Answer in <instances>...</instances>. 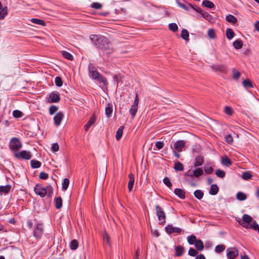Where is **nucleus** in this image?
<instances>
[{"label": "nucleus", "mask_w": 259, "mask_h": 259, "mask_svg": "<svg viewBox=\"0 0 259 259\" xmlns=\"http://www.w3.org/2000/svg\"><path fill=\"white\" fill-rule=\"evenodd\" d=\"M90 38L97 48L101 49H103L105 45L107 44L106 38L103 36L92 34L90 35Z\"/></svg>", "instance_id": "obj_5"}, {"label": "nucleus", "mask_w": 259, "mask_h": 259, "mask_svg": "<svg viewBox=\"0 0 259 259\" xmlns=\"http://www.w3.org/2000/svg\"><path fill=\"white\" fill-rule=\"evenodd\" d=\"M194 167L195 169L193 170V174H191L190 176L191 178L196 177L198 178L203 175H204L202 165L203 163H194Z\"/></svg>", "instance_id": "obj_8"}, {"label": "nucleus", "mask_w": 259, "mask_h": 259, "mask_svg": "<svg viewBox=\"0 0 259 259\" xmlns=\"http://www.w3.org/2000/svg\"><path fill=\"white\" fill-rule=\"evenodd\" d=\"M165 232L168 234H171L173 233H181L182 229L180 228L174 227L172 225H168L165 228Z\"/></svg>", "instance_id": "obj_13"}, {"label": "nucleus", "mask_w": 259, "mask_h": 259, "mask_svg": "<svg viewBox=\"0 0 259 259\" xmlns=\"http://www.w3.org/2000/svg\"><path fill=\"white\" fill-rule=\"evenodd\" d=\"M55 207L57 209H60L62 206V198L59 196L57 197H55Z\"/></svg>", "instance_id": "obj_27"}, {"label": "nucleus", "mask_w": 259, "mask_h": 259, "mask_svg": "<svg viewBox=\"0 0 259 259\" xmlns=\"http://www.w3.org/2000/svg\"><path fill=\"white\" fill-rule=\"evenodd\" d=\"M174 168L176 171H182L184 169V166L182 163H175Z\"/></svg>", "instance_id": "obj_49"}, {"label": "nucleus", "mask_w": 259, "mask_h": 259, "mask_svg": "<svg viewBox=\"0 0 259 259\" xmlns=\"http://www.w3.org/2000/svg\"><path fill=\"white\" fill-rule=\"evenodd\" d=\"M112 104L108 103L107 106L105 108V114L107 118H110L112 115L113 111Z\"/></svg>", "instance_id": "obj_25"}, {"label": "nucleus", "mask_w": 259, "mask_h": 259, "mask_svg": "<svg viewBox=\"0 0 259 259\" xmlns=\"http://www.w3.org/2000/svg\"><path fill=\"white\" fill-rule=\"evenodd\" d=\"M253 219L248 214H243V217H242V220L244 222H239V223L243 227L246 228H248V226H245V225H244V223H250L252 222Z\"/></svg>", "instance_id": "obj_17"}, {"label": "nucleus", "mask_w": 259, "mask_h": 259, "mask_svg": "<svg viewBox=\"0 0 259 259\" xmlns=\"http://www.w3.org/2000/svg\"><path fill=\"white\" fill-rule=\"evenodd\" d=\"M168 27L169 29L173 32H176L178 29V25L175 23H171L169 24Z\"/></svg>", "instance_id": "obj_51"}, {"label": "nucleus", "mask_w": 259, "mask_h": 259, "mask_svg": "<svg viewBox=\"0 0 259 259\" xmlns=\"http://www.w3.org/2000/svg\"><path fill=\"white\" fill-rule=\"evenodd\" d=\"M225 245L223 244L218 245L215 248V251L218 253H221L225 249Z\"/></svg>", "instance_id": "obj_47"}, {"label": "nucleus", "mask_w": 259, "mask_h": 259, "mask_svg": "<svg viewBox=\"0 0 259 259\" xmlns=\"http://www.w3.org/2000/svg\"><path fill=\"white\" fill-rule=\"evenodd\" d=\"M64 117V114L62 112H58L54 117V122L55 125L58 126L60 125L61 122Z\"/></svg>", "instance_id": "obj_15"}, {"label": "nucleus", "mask_w": 259, "mask_h": 259, "mask_svg": "<svg viewBox=\"0 0 259 259\" xmlns=\"http://www.w3.org/2000/svg\"><path fill=\"white\" fill-rule=\"evenodd\" d=\"M30 21L33 24L38 25L44 26L46 25V22L44 20L38 18H32Z\"/></svg>", "instance_id": "obj_26"}, {"label": "nucleus", "mask_w": 259, "mask_h": 259, "mask_svg": "<svg viewBox=\"0 0 259 259\" xmlns=\"http://www.w3.org/2000/svg\"><path fill=\"white\" fill-rule=\"evenodd\" d=\"M175 251H176L175 256H181L184 253V248L183 246L179 245V246L176 247Z\"/></svg>", "instance_id": "obj_28"}, {"label": "nucleus", "mask_w": 259, "mask_h": 259, "mask_svg": "<svg viewBox=\"0 0 259 259\" xmlns=\"http://www.w3.org/2000/svg\"><path fill=\"white\" fill-rule=\"evenodd\" d=\"M225 141L229 144H231L233 142V137H232V136L231 135H226L225 136Z\"/></svg>", "instance_id": "obj_56"}, {"label": "nucleus", "mask_w": 259, "mask_h": 259, "mask_svg": "<svg viewBox=\"0 0 259 259\" xmlns=\"http://www.w3.org/2000/svg\"><path fill=\"white\" fill-rule=\"evenodd\" d=\"M69 180L68 178H65L63 180V183H62V190L63 191H66L69 186Z\"/></svg>", "instance_id": "obj_41"}, {"label": "nucleus", "mask_w": 259, "mask_h": 259, "mask_svg": "<svg viewBox=\"0 0 259 259\" xmlns=\"http://www.w3.org/2000/svg\"><path fill=\"white\" fill-rule=\"evenodd\" d=\"M62 56L65 59H67L69 60H72L73 59V55L70 53L63 51L61 52Z\"/></svg>", "instance_id": "obj_39"}, {"label": "nucleus", "mask_w": 259, "mask_h": 259, "mask_svg": "<svg viewBox=\"0 0 259 259\" xmlns=\"http://www.w3.org/2000/svg\"><path fill=\"white\" fill-rule=\"evenodd\" d=\"M243 85L246 88H250L253 87L252 82L248 79L243 80Z\"/></svg>", "instance_id": "obj_50"}, {"label": "nucleus", "mask_w": 259, "mask_h": 259, "mask_svg": "<svg viewBox=\"0 0 259 259\" xmlns=\"http://www.w3.org/2000/svg\"><path fill=\"white\" fill-rule=\"evenodd\" d=\"M155 210L156 211V215L159 221V224L163 225L165 223L166 215L163 208L159 205H156L155 206Z\"/></svg>", "instance_id": "obj_7"}, {"label": "nucleus", "mask_w": 259, "mask_h": 259, "mask_svg": "<svg viewBox=\"0 0 259 259\" xmlns=\"http://www.w3.org/2000/svg\"><path fill=\"white\" fill-rule=\"evenodd\" d=\"M9 149L14 155L22 147V144L20 140L16 137L12 138L9 143Z\"/></svg>", "instance_id": "obj_6"}, {"label": "nucleus", "mask_w": 259, "mask_h": 259, "mask_svg": "<svg viewBox=\"0 0 259 259\" xmlns=\"http://www.w3.org/2000/svg\"><path fill=\"white\" fill-rule=\"evenodd\" d=\"M39 178L42 180H47L49 178V175L44 172H40L39 175Z\"/></svg>", "instance_id": "obj_60"}, {"label": "nucleus", "mask_w": 259, "mask_h": 259, "mask_svg": "<svg viewBox=\"0 0 259 259\" xmlns=\"http://www.w3.org/2000/svg\"><path fill=\"white\" fill-rule=\"evenodd\" d=\"M139 104V95L138 93H136L134 102L130 109L129 112L132 118H134L136 116L138 111V106Z\"/></svg>", "instance_id": "obj_11"}, {"label": "nucleus", "mask_w": 259, "mask_h": 259, "mask_svg": "<svg viewBox=\"0 0 259 259\" xmlns=\"http://www.w3.org/2000/svg\"><path fill=\"white\" fill-rule=\"evenodd\" d=\"M50 102L57 103L60 100V94L58 92H53L50 95Z\"/></svg>", "instance_id": "obj_16"}, {"label": "nucleus", "mask_w": 259, "mask_h": 259, "mask_svg": "<svg viewBox=\"0 0 259 259\" xmlns=\"http://www.w3.org/2000/svg\"><path fill=\"white\" fill-rule=\"evenodd\" d=\"M215 175L219 178H224L226 176V173L224 170L218 169L215 171Z\"/></svg>", "instance_id": "obj_48"}, {"label": "nucleus", "mask_w": 259, "mask_h": 259, "mask_svg": "<svg viewBox=\"0 0 259 259\" xmlns=\"http://www.w3.org/2000/svg\"><path fill=\"white\" fill-rule=\"evenodd\" d=\"M13 115L14 117L20 118L22 117V113L19 110H15L13 111Z\"/></svg>", "instance_id": "obj_58"}, {"label": "nucleus", "mask_w": 259, "mask_h": 259, "mask_svg": "<svg viewBox=\"0 0 259 259\" xmlns=\"http://www.w3.org/2000/svg\"><path fill=\"white\" fill-rule=\"evenodd\" d=\"M176 3L179 7L183 9L186 11L190 12L191 9L193 10L195 12L199 13L201 17L205 19L206 20H209L211 18V15L206 12L203 11L200 8L195 5L188 4L185 5L181 3L179 0H176Z\"/></svg>", "instance_id": "obj_1"}, {"label": "nucleus", "mask_w": 259, "mask_h": 259, "mask_svg": "<svg viewBox=\"0 0 259 259\" xmlns=\"http://www.w3.org/2000/svg\"><path fill=\"white\" fill-rule=\"evenodd\" d=\"M208 37L211 39H214L216 37L215 32L214 29H209L207 32Z\"/></svg>", "instance_id": "obj_44"}, {"label": "nucleus", "mask_w": 259, "mask_h": 259, "mask_svg": "<svg viewBox=\"0 0 259 259\" xmlns=\"http://www.w3.org/2000/svg\"><path fill=\"white\" fill-rule=\"evenodd\" d=\"M194 196L198 200H201L204 195V193L202 190H196L194 192Z\"/></svg>", "instance_id": "obj_35"}, {"label": "nucleus", "mask_w": 259, "mask_h": 259, "mask_svg": "<svg viewBox=\"0 0 259 259\" xmlns=\"http://www.w3.org/2000/svg\"><path fill=\"white\" fill-rule=\"evenodd\" d=\"M52 151L56 152L59 150V146L57 143H53L52 145Z\"/></svg>", "instance_id": "obj_61"}, {"label": "nucleus", "mask_w": 259, "mask_h": 259, "mask_svg": "<svg viewBox=\"0 0 259 259\" xmlns=\"http://www.w3.org/2000/svg\"><path fill=\"white\" fill-rule=\"evenodd\" d=\"M181 37L183 39L185 40L186 41H188L189 40V33L187 29H183L181 32Z\"/></svg>", "instance_id": "obj_34"}, {"label": "nucleus", "mask_w": 259, "mask_h": 259, "mask_svg": "<svg viewBox=\"0 0 259 259\" xmlns=\"http://www.w3.org/2000/svg\"><path fill=\"white\" fill-rule=\"evenodd\" d=\"M129 181L128 183V189L130 192L133 190L134 182H135V176L133 173H130L128 175Z\"/></svg>", "instance_id": "obj_20"}, {"label": "nucleus", "mask_w": 259, "mask_h": 259, "mask_svg": "<svg viewBox=\"0 0 259 259\" xmlns=\"http://www.w3.org/2000/svg\"><path fill=\"white\" fill-rule=\"evenodd\" d=\"M203 169L204 170L205 174H211L213 171V168L209 163H207L205 165H202Z\"/></svg>", "instance_id": "obj_23"}, {"label": "nucleus", "mask_w": 259, "mask_h": 259, "mask_svg": "<svg viewBox=\"0 0 259 259\" xmlns=\"http://www.w3.org/2000/svg\"><path fill=\"white\" fill-rule=\"evenodd\" d=\"M219 188L217 184H211L209 193L211 195H215L218 194Z\"/></svg>", "instance_id": "obj_24"}, {"label": "nucleus", "mask_w": 259, "mask_h": 259, "mask_svg": "<svg viewBox=\"0 0 259 259\" xmlns=\"http://www.w3.org/2000/svg\"><path fill=\"white\" fill-rule=\"evenodd\" d=\"M11 188V186L10 185H7L5 186H0V193H3L5 194H8Z\"/></svg>", "instance_id": "obj_29"}, {"label": "nucleus", "mask_w": 259, "mask_h": 259, "mask_svg": "<svg viewBox=\"0 0 259 259\" xmlns=\"http://www.w3.org/2000/svg\"><path fill=\"white\" fill-rule=\"evenodd\" d=\"M250 227L254 230H257L259 232V225H258L255 221H254L251 225Z\"/></svg>", "instance_id": "obj_62"}, {"label": "nucleus", "mask_w": 259, "mask_h": 259, "mask_svg": "<svg viewBox=\"0 0 259 259\" xmlns=\"http://www.w3.org/2000/svg\"><path fill=\"white\" fill-rule=\"evenodd\" d=\"M34 191L36 195L40 196L41 198H44L46 196H47L48 198H51L53 194L54 189L50 184L46 187H44L41 184L38 183L36 184Z\"/></svg>", "instance_id": "obj_2"}, {"label": "nucleus", "mask_w": 259, "mask_h": 259, "mask_svg": "<svg viewBox=\"0 0 259 259\" xmlns=\"http://www.w3.org/2000/svg\"><path fill=\"white\" fill-rule=\"evenodd\" d=\"M96 120V117L94 115L92 116L89 120L84 126L85 131H88L90 127L95 122Z\"/></svg>", "instance_id": "obj_21"}, {"label": "nucleus", "mask_w": 259, "mask_h": 259, "mask_svg": "<svg viewBox=\"0 0 259 259\" xmlns=\"http://www.w3.org/2000/svg\"><path fill=\"white\" fill-rule=\"evenodd\" d=\"M197 240L196 236L194 235H191L187 237V241L188 243L191 245L194 244Z\"/></svg>", "instance_id": "obj_40"}, {"label": "nucleus", "mask_w": 259, "mask_h": 259, "mask_svg": "<svg viewBox=\"0 0 259 259\" xmlns=\"http://www.w3.org/2000/svg\"><path fill=\"white\" fill-rule=\"evenodd\" d=\"M103 239L104 243H105V244H107V245H108L109 246L110 245V237L107 234L106 232H105L104 234H103Z\"/></svg>", "instance_id": "obj_42"}, {"label": "nucleus", "mask_w": 259, "mask_h": 259, "mask_svg": "<svg viewBox=\"0 0 259 259\" xmlns=\"http://www.w3.org/2000/svg\"><path fill=\"white\" fill-rule=\"evenodd\" d=\"M78 242L76 239H73L71 241L70 247L72 250H75L78 248Z\"/></svg>", "instance_id": "obj_43"}, {"label": "nucleus", "mask_w": 259, "mask_h": 259, "mask_svg": "<svg viewBox=\"0 0 259 259\" xmlns=\"http://www.w3.org/2000/svg\"><path fill=\"white\" fill-rule=\"evenodd\" d=\"M164 146V144L162 141H157L155 143V146L157 149L160 150Z\"/></svg>", "instance_id": "obj_63"}, {"label": "nucleus", "mask_w": 259, "mask_h": 259, "mask_svg": "<svg viewBox=\"0 0 259 259\" xmlns=\"http://www.w3.org/2000/svg\"><path fill=\"white\" fill-rule=\"evenodd\" d=\"M163 182L168 188H170L172 186V184L167 177H165L163 179Z\"/></svg>", "instance_id": "obj_57"}, {"label": "nucleus", "mask_w": 259, "mask_h": 259, "mask_svg": "<svg viewBox=\"0 0 259 259\" xmlns=\"http://www.w3.org/2000/svg\"><path fill=\"white\" fill-rule=\"evenodd\" d=\"M234 32L231 28H228L227 29L226 37L228 39L231 40L234 37Z\"/></svg>", "instance_id": "obj_37"}, {"label": "nucleus", "mask_w": 259, "mask_h": 259, "mask_svg": "<svg viewBox=\"0 0 259 259\" xmlns=\"http://www.w3.org/2000/svg\"><path fill=\"white\" fill-rule=\"evenodd\" d=\"M198 254V251L193 248H190L188 251V254L192 256H195Z\"/></svg>", "instance_id": "obj_55"}, {"label": "nucleus", "mask_w": 259, "mask_h": 259, "mask_svg": "<svg viewBox=\"0 0 259 259\" xmlns=\"http://www.w3.org/2000/svg\"><path fill=\"white\" fill-rule=\"evenodd\" d=\"M202 4L204 7L209 9H212L214 7V4L208 0H204Z\"/></svg>", "instance_id": "obj_36"}, {"label": "nucleus", "mask_w": 259, "mask_h": 259, "mask_svg": "<svg viewBox=\"0 0 259 259\" xmlns=\"http://www.w3.org/2000/svg\"><path fill=\"white\" fill-rule=\"evenodd\" d=\"M233 45L235 49H240L242 48L243 42L240 39H237L233 43Z\"/></svg>", "instance_id": "obj_33"}, {"label": "nucleus", "mask_w": 259, "mask_h": 259, "mask_svg": "<svg viewBox=\"0 0 259 259\" xmlns=\"http://www.w3.org/2000/svg\"><path fill=\"white\" fill-rule=\"evenodd\" d=\"M44 227L41 223H38L34 228L33 235V236L37 239L41 238L44 234Z\"/></svg>", "instance_id": "obj_12"}, {"label": "nucleus", "mask_w": 259, "mask_h": 259, "mask_svg": "<svg viewBox=\"0 0 259 259\" xmlns=\"http://www.w3.org/2000/svg\"><path fill=\"white\" fill-rule=\"evenodd\" d=\"M236 198L239 201H243L246 199L247 196L245 193L239 192L236 194Z\"/></svg>", "instance_id": "obj_38"}, {"label": "nucleus", "mask_w": 259, "mask_h": 259, "mask_svg": "<svg viewBox=\"0 0 259 259\" xmlns=\"http://www.w3.org/2000/svg\"><path fill=\"white\" fill-rule=\"evenodd\" d=\"M122 133H123V127L121 126L116 131V139L117 140H119L121 139L122 135Z\"/></svg>", "instance_id": "obj_46"}, {"label": "nucleus", "mask_w": 259, "mask_h": 259, "mask_svg": "<svg viewBox=\"0 0 259 259\" xmlns=\"http://www.w3.org/2000/svg\"><path fill=\"white\" fill-rule=\"evenodd\" d=\"M227 256L229 259H234L238 255V250L235 248H231L227 249Z\"/></svg>", "instance_id": "obj_14"}, {"label": "nucleus", "mask_w": 259, "mask_h": 259, "mask_svg": "<svg viewBox=\"0 0 259 259\" xmlns=\"http://www.w3.org/2000/svg\"><path fill=\"white\" fill-rule=\"evenodd\" d=\"M55 84L58 87H61L63 84L62 80L61 78L59 76H57L55 78Z\"/></svg>", "instance_id": "obj_53"}, {"label": "nucleus", "mask_w": 259, "mask_h": 259, "mask_svg": "<svg viewBox=\"0 0 259 259\" xmlns=\"http://www.w3.org/2000/svg\"><path fill=\"white\" fill-rule=\"evenodd\" d=\"M194 244L196 248L198 250L201 251L204 249V244L203 241L201 240H197Z\"/></svg>", "instance_id": "obj_31"}, {"label": "nucleus", "mask_w": 259, "mask_h": 259, "mask_svg": "<svg viewBox=\"0 0 259 259\" xmlns=\"http://www.w3.org/2000/svg\"><path fill=\"white\" fill-rule=\"evenodd\" d=\"M58 108L55 105H52L49 108V113L51 115L54 114L58 110Z\"/></svg>", "instance_id": "obj_54"}, {"label": "nucleus", "mask_w": 259, "mask_h": 259, "mask_svg": "<svg viewBox=\"0 0 259 259\" xmlns=\"http://www.w3.org/2000/svg\"><path fill=\"white\" fill-rule=\"evenodd\" d=\"M226 20L227 22L235 24L237 22V19L233 15L229 14L226 17Z\"/></svg>", "instance_id": "obj_32"}, {"label": "nucleus", "mask_w": 259, "mask_h": 259, "mask_svg": "<svg viewBox=\"0 0 259 259\" xmlns=\"http://www.w3.org/2000/svg\"><path fill=\"white\" fill-rule=\"evenodd\" d=\"M224 112L227 115H232L233 113V111L230 106H226L224 109Z\"/></svg>", "instance_id": "obj_52"}, {"label": "nucleus", "mask_w": 259, "mask_h": 259, "mask_svg": "<svg viewBox=\"0 0 259 259\" xmlns=\"http://www.w3.org/2000/svg\"><path fill=\"white\" fill-rule=\"evenodd\" d=\"M8 8L7 6L3 7L2 2L0 1V20L4 19L8 15Z\"/></svg>", "instance_id": "obj_18"}, {"label": "nucleus", "mask_w": 259, "mask_h": 259, "mask_svg": "<svg viewBox=\"0 0 259 259\" xmlns=\"http://www.w3.org/2000/svg\"><path fill=\"white\" fill-rule=\"evenodd\" d=\"M91 7L94 8V9H100L102 7V6L101 5V4L99 3H93L92 5H91Z\"/></svg>", "instance_id": "obj_59"}, {"label": "nucleus", "mask_w": 259, "mask_h": 259, "mask_svg": "<svg viewBox=\"0 0 259 259\" xmlns=\"http://www.w3.org/2000/svg\"><path fill=\"white\" fill-rule=\"evenodd\" d=\"M200 152V146H195L192 148L193 156L195 157L194 162H203V156Z\"/></svg>", "instance_id": "obj_10"}, {"label": "nucleus", "mask_w": 259, "mask_h": 259, "mask_svg": "<svg viewBox=\"0 0 259 259\" xmlns=\"http://www.w3.org/2000/svg\"><path fill=\"white\" fill-rule=\"evenodd\" d=\"M32 168H37L40 167L41 163H30Z\"/></svg>", "instance_id": "obj_64"}, {"label": "nucleus", "mask_w": 259, "mask_h": 259, "mask_svg": "<svg viewBox=\"0 0 259 259\" xmlns=\"http://www.w3.org/2000/svg\"><path fill=\"white\" fill-rule=\"evenodd\" d=\"M232 72L234 79L237 80H238V79L240 77V72L238 70H236L235 68H233Z\"/></svg>", "instance_id": "obj_45"}, {"label": "nucleus", "mask_w": 259, "mask_h": 259, "mask_svg": "<svg viewBox=\"0 0 259 259\" xmlns=\"http://www.w3.org/2000/svg\"><path fill=\"white\" fill-rule=\"evenodd\" d=\"M253 176L251 174V171H246L242 174V179L244 180H248L249 179H251Z\"/></svg>", "instance_id": "obj_30"}, {"label": "nucleus", "mask_w": 259, "mask_h": 259, "mask_svg": "<svg viewBox=\"0 0 259 259\" xmlns=\"http://www.w3.org/2000/svg\"><path fill=\"white\" fill-rule=\"evenodd\" d=\"M186 143L187 142L183 140L172 141L170 146L173 152L174 156L176 158H180L181 156L180 153L184 150Z\"/></svg>", "instance_id": "obj_3"}, {"label": "nucleus", "mask_w": 259, "mask_h": 259, "mask_svg": "<svg viewBox=\"0 0 259 259\" xmlns=\"http://www.w3.org/2000/svg\"><path fill=\"white\" fill-rule=\"evenodd\" d=\"M211 67L217 71L220 72L222 73H226L227 68L225 66L223 65H212Z\"/></svg>", "instance_id": "obj_19"}, {"label": "nucleus", "mask_w": 259, "mask_h": 259, "mask_svg": "<svg viewBox=\"0 0 259 259\" xmlns=\"http://www.w3.org/2000/svg\"><path fill=\"white\" fill-rule=\"evenodd\" d=\"M14 156L18 160H28L31 158L32 155L30 152L26 150H22L15 153Z\"/></svg>", "instance_id": "obj_9"}, {"label": "nucleus", "mask_w": 259, "mask_h": 259, "mask_svg": "<svg viewBox=\"0 0 259 259\" xmlns=\"http://www.w3.org/2000/svg\"><path fill=\"white\" fill-rule=\"evenodd\" d=\"M88 69L89 76L91 78L99 83L103 82L105 85L107 84L108 82L106 79L96 70L93 64L90 63L89 64Z\"/></svg>", "instance_id": "obj_4"}, {"label": "nucleus", "mask_w": 259, "mask_h": 259, "mask_svg": "<svg viewBox=\"0 0 259 259\" xmlns=\"http://www.w3.org/2000/svg\"><path fill=\"white\" fill-rule=\"evenodd\" d=\"M174 193L181 199H185L186 197L185 192L184 190L180 188H176L174 190Z\"/></svg>", "instance_id": "obj_22"}]
</instances>
